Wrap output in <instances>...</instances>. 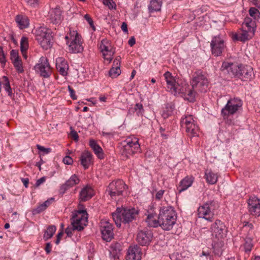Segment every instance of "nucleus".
I'll list each match as a JSON object with an SVG mask.
<instances>
[{
  "mask_svg": "<svg viewBox=\"0 0 260 260\" xmlns=\"http://www.w3.org/2000/svg\"><path fill=\"white\" fill-rule=\"evenodd\" d=\"M221 69L227 72L230 76L237 77L243 81L250 80L254 76L253 69L249 66L224 61L222 64Z\"/></svg>",
  "mask_w": 260,
  "mask_h": 260,
  "instance_id": "f03ea898",
  "label": "nucleus"
},
{
  "mask_svg": "<svg viewBox=\"0 0 260 260\" xmlns=\"http://www.w3.org/2000/svg\"><path fill=\"white\" fill-rule=\"evenodd\" d=\"M145 214L147 215L145 221L148 226L153 228H156L158 226H160L158 216H157L153 208L151 207L150 210H148Z\"/></svg>",
  "mask_w": 260,
  "mask_h": 260,
  "instance_id": "6ab92c4d",
  "label": "nucleus"
},
{
  "mask_svg": "<svg viewBox=\"0 0 260 260\" xmlns=\"http://www.w3.org/2000/svg\"><path fill=\"white\" fill-rule=\"evenodd\" d=\"M71 135L72 137L74 139V140H77L78 139V135L76 132L74 131H72Z\"/></svg>",
  "mask_w": 260,
  "mask_h": 260,
  "instance_id": "338daca9",
  "label": "nucleus"
},
{
  "mask_svg": "<svg viewBox=\"0 0 260 260\" xmlns=\"http://www.w3.org/2000/svg\"><path fill=\"white\" fill-rule=\"evenodd\" d=\"M74 230H75L74 229V227H73V228H70V227H68L65 230V233H66V234L67 235V236L68 237H71L72 236L73 231Z\"/></svg>",
  "mask_w": 260,
  "mask_h": 260,
  "instance_id": "5fc2aeb1",
  "label": "nucleus"
},
{
  "mask_svg": "<svg viewBox=\"0 0 260 260\" xmlns=\"http://www.w3.org/2000/svg\"><path fill=\"white\" fill-rule=\"evenodd\" d=\"M219 207L215 201H208L198 208V214L199 218H202L208 221L214 219V211Z\"/></svg>",
  "mask_w": 260,
  "mask_h": 260,
  "instance_id": "1a4fd4ad",
  "label": "nucleus"
},
{
  "mask_svg": "<svg viewBox=\"0 0 260 260\" xmlns=\"http://www.w3.org/2000/svg\"><path fill=\"white\" fill-rule=\"evenodd\" d=\"M164 77L167 83L168 91L175 95L180 93L183 94L187 96L186 98L190 102L194 101V93L190 90H186L187 84L180 83V80L178 79L176 80L169 72H166L164 74Z\"/></svg>",
  "mask_w": 260,
  "mask_h": 260,
  "instance_id": "f257e3e1",
  "label": "nucleus"
},
{
  "mask_svg": "<svg viewBox=\"0 0 260 260\" xmlns=\"http://www.w3.org/2000/svg\"><path fill=\"white\" fill-rule=\"evenodd\" d=\"M252 239L250 238H246L245 239L244 248L245 252H249L252 247Z\"/></svg>",
  "mask_w": 260,
  "mask_h": 260,
  "instance_id": "37998d69",
  "label": "nucleus"
},
{
  "mask_svg": "<svg viewBox=\"0 0 260 260\" xmlns=\"http://www.w3.org/2000/svg\"><path fill=\"white\" fill-rule=\"evenodd\" d=\"M39 1V0H25L28 5L32 7H36L38 5Z\"/></svg>",
  "mask_w": 260,
  "mask_h": 260,
  "instance_id": "6e6d98bb",
  "label": "nucleus"
},
{
  "mask_svg": "<svg viewBox=\"0 0 260 260\" xmlns=\"http://www.w3.org/2000/svg\"><path fill=\"white\" fill-rule=\"evenodd\" d=\"M37 148L39 150L44 152L45 153H48L50 152V148H46L40 145H37Z\"/></svg>",
  "mask_w": 260,
  "mask_h": 260,
  "instance_id": "09e8293b",
  "label": "nucleus"
},
{
  "mask_svg": "<svg viewBox=\"0 0 260 260\" xmlns=\"http://www.w3.org/2000/svg\"><path fill=\"white\" fill-rule=\"evenodd\" d=\"M21 181L25 187H27L29 183V179L28 178H22Z\"/></svg>",
  "mask_w": 260,
  "mask_h": 260,
  "instance_id": "0e129e2a",
  "label": "nucleus"
},
{
  "mask_svg": "<svg viewBox=\"0 0 260 260\" xmlns=\"http://www.w3.org/2000/svg\"><path fill=\"white\" fill-rule=\"evenodd\" d=\"M242 105V101L238 98H231L228 101L221 112L223 118L226 120V123L229 124L233 123L230 117L236 114L241 109Z\"/></svg>",
  "mask_w": 260,
  "mask_h": 260,
  "instance_id": "0eeeda50",
  "label": "nucleus"
},
{
  "mask_svg": "<svg viewBox=\"0 0 260 260\" xmlns=\"http://www.w3.org/2000/svg\"><path fill=\"white\" fill-rule=\"evenodd\" d=\"M53 201H54V198H51L45 201L43 204L45 206L46 208H47V207L51 204Z\"/></svg>",
  "mask_w": 260,
  "mask_h": 260,
  "instance_id": "4d7b16f0",
  "label": "nucleus"
},
{
  "mask_svg": "<svg viewBox=\"0 0 260 260\" xmlns=\"http://www.w3.org/2000/svg\"><path fill=\"white\" fill-rule=\"evenodd\" d=\"M68 89L72 99L73 100H76L77 96L75 94V92L74 90L70 86H68Z\"/></svg>",
  "mask_w": 260,
  "mask_h": 260,
  "instance_id": "8fccbe9b",
  "label": "nucleus"
},
{
  "mask_svg": "<svg viewBox=\"0 0 260 260\" xmlns=\"http://www.w3.org/2000/svg\"><path fill=\"white\" fill-rule=\"evenodd\" d=\"M45 181V177H42L41 178H40L39 179H38L36 183V186H40L42 183H43L44 181Z\"/></svg>",
  "mask_w": 260,
  "mask_h": 260,
  "instance_id": "bf43d9fd",
  "label": "nucleus"
},
{
  "mask_svg": "<svg viewBox=\"0 0 260 260\" xmlns=\"http://www.w3.org/2000/svg\"><path fill=\"white\" fill-rule=\"evenodd\" d=\"M99 48L104 59L107 60L108 63H110L115 52L111 42L107 39L102 40L100 44Z\"/></svg>",
  "mask_w": 260,
  "mask_h": 260,
  "instance_id": "4468645a",
  "label": "nucleus"
},
{
  "mask_svg": "<svg viewBox=\"0 0 260 260\" xmlns=\"http://www.w3.org/2000/svg\"><path fill=\"white\" fill-rule=\"evenodd\" d=\"M248 211L251 215L260 216V200L257 198H250L248 201Z\"/></svg>",
  "mask_w": 260,
  "mask_h": 260,
  "instance_id": "a211bd4d",
  "label": "nucleus"
},
{
  "mask_svg": "<svg viewBox=\"0 0 260 260\" xmlns=\"http://www.w3.org/2000/svg\"><path fill=\"white\" fill-rule=\"evenodd\" d=\"M148 9L149 12L150 13L159 11L161 9V4L158 1L152 0L150 2Z\"/></svg>",
  "mask_w": 260,
  "mask_h": 260,
  "instance_id": "c9c22d12",
  "label": "nucleus"
},
{
  "mask_svg": "<svg viewBox=\"0 0 260 260\" xmlns=\"http://www.w3.org/2000/svg\"><path fill=\"white\" fill-rule=\"evenodd\" d=\"M120 57L118 56L116 58L113 62V67L115 68H120Z\"/></svg>",
  "mask_w": 260,
  "mask_h": 260,
  "instance_id": "603ef678",
  "label": "nucleus"
},
{
  "mask_svg": "<svg viewBox=\"0 0 260 260\" xmlns=\"http://www.w3.org/2000/svg\"><path fill=\"white\" fill-rule=\"evenodd\" d=\"M121 73L120 68L112 67L109 72V76L112 78H114L119 76Z\"/></svg>",
  "mask_w": 260,
  "mask_h": 260,
  "instance_id": "ea45409f",
  "label": "nucleus"
},
{
  "mask_svg": "<svg viewBox=\"0 0 260 260\" xmlns=\"http://www.w3.org/2000/svg\"><path fill=\"white\" fill-rule=\"evenodd\" d=\"M253 5L256 7H260V0H249Z\"/></svg>",
  "mask_w": 260,
  "mask_h": 260,
  "instance_id": "052dcab7",
  "label": "nucleus"
},
{
  "mask_svg": "<svg viewBox=\"0 0 260 260\" xmlns=\"http://www.w3.org/2000/svg\"><path fill=\"white\" fill-rule=\"evenodd\" d=\"M93 194L92 188L87 186L81 190L80 193V199L81 201L85 202L91 198Z\"/></svg>",
  "mask_w": 260,
  "mask_h": 260,
  "instance_id": "c85d7f7f",
  "label": "nucleus"
},
{
  "mask_svg": "<svg viewBox=\"0 0 260 260\" xmlns=\"http://www.w3.org/2000/svg\"><path fill=\"white\" fill-rule=\"evenodd\" d=\"M205 177L207 182L211 184H215L218 180L217 174L213 172L211 170L206 171Z\"/></svg>",
  "mask_w": 260,
  "mask_h": 260,
  "instance_id": "2f4dec72",
  "label": "nucleus"
},
{
  "mask_svg": "<svg viewBox=\"0 0 260 260\" xmlns=\"http://www.w3.org/2000/svg\"><path fill=\"white\" fill-rule=\"evenodd\" d=\"M62 235H63V232H61L57 234V238H56V239L55 240V243L56 244H58L59 243L60 239L62 237Z\"/></svg>",
  "mask_w": 260,
  "mask_h": 260,
  "instance_id": "13d9d810",
  "label": "nucleus"
},
{
  "mask_svg": "<svg viewBox=\"0 0 260 260\" xmlns=\"http://www.w3.org/2000/svg\"><path fill=\"white\" fill-rule=\"evenodd\" d=\"M192 89L186 87V90H190L194 93V96L197 92H205L207 91L209 82L207 78L203 72L198 70L195 72L190 81Z\"/></svg>",
  "mask_w": 260,
  "mask_h": 260,
  "instance_id": "423d86ee",
  "label": "nucleus"
},
{
  "mask_svg": "<svg viewBox=\"0 0 260 260\" xmlns=\"http://www.w3.org/2000/svg\"><path fill=\"white\" fill-rule=\"evenodd\" d=\"M0 62L2 63H5L6 62L5 55L1 47H0Z\"/></svg>",
  "mask_w": 260,
  "mask_h": 260,
  "instance_id": "864d4df0",
  "label": "nucleus"
},
{
  "mask_svg": "<svg viewBox=\"0 0 260 260\" xmlns=\"http://www.w3.org/2000/svg\"><path fill=\"white\" fill-rule=\"evenodd\" d=\"M48 19L53 24H60L63 19L62 12L59 8L51 9L48 14Z\"/></svg>",
  "mask_w": 260,
  "mask_h": 260,
  "instance_id": "5701e85b",
  "label": "nucleus"
},
{
  "mask_svg": "<svg viewBox=\"0 0 260 260\" xmlns=\"http://www.w3.org/2000/svg\"><path fill=\"white\" fill-rule=\"evenodd\" d=\"M69 50L72 53H79L83 50L81 37L77 31L70 30L65 37Z\"/></svg>",
  "mask_w": 260,
  "mask_h": 260,
  "instance_id": "6e6552de",
  "label": "nucleus"
},
{
  "mask_svg": "<svg viewBox=\"0 0 260 260\" xmlns=\"http://www.w3.org/2000/svg\"><path fill=\"white\" fill-rule=\"evenodd\" d=\"M3 85L4 89L10 97H12L14 95V90L11 88L9 80L7 77H3Z\"/></svg>",
  "mask_w": 260,
  "mask_h": 260,
  "instance_id": "72a5a7b5",
  "label": "nucleus"
},
{
  "mask_svg": "<svg viewBox=\"0 0 260 260\" xmlns=\"http://www.w3.org/2000/svg\"><path fill=\"white\" fill-rule=\"evenodd\" d=\"M35 69L40 76L44 78H48L50 76L51 71L48 59L45 57H41L39 62L35 66Z\"/></svg>",
  "mask_w": 260,
  "mask_h": 260,
  "instance_id": "2eb2a0df",
  "label": "nucleus"
},
{
  "mask_svg": "<svg viewBox=\"0 0 260 260\" xmlns=\"http://www.w3.org/2000/svg\"><path fill=\"white\" fill-rule=\"evenodd\" d=\"M103 3L111 10L116 9V6L113 0H103Z\"/></svg>",
  "mask_w": 260,
  "mask_h": 260,
  "instance_id": "c03bdc74",
  "label": "nucleus"
},
{
  "mask_svg": "<svg viewBox=\"0 0 260 260\" xmlns=\"http://www.w3.org/2000/svg\"><path fill=\"white\" fill-rule=\"evenodd\" d=\"M210 232L213 237L219 239L226 236L228 229L222 221L217 219L211 224Z\"/></svg>",
  "mask_w": 260,
  "mask_h": 260,
  "instance_id": "ddd939ff",
  "label": "nucleus"
},
{
  "mask_svg": "<svg viewBox=\"0 0 260 260\" xmlns=\"http://www.w3.org/2000/svg\"><path fill=\"white\" fill-rule=\"evenodd\" d=\"M126 188L127 186L122 180H117L109 184L107 191L112 199H116V197L123 196Z\"/></svg>",
  "mask_w": 260,
  "mask_h": 260,
  "instance_id": "f8f14e48",
  "label": "nucleus"
},
{
  "mask_svg": "<svg viewBox=\"0 0 260 260\" xmlns=\"http://www.w3.org/2000/svg\"><path fill=\"white\" fill-rule=\"evenodd\" d=\"M28 48V39L25 37H22L20 41V50L22 55L25 59H27V50Z\"/></svg>",
  "mask_w": 260,
  "mask_h": 260,
  "instance_id": "473e14b6",
  "label": "nucleus"
},
{
  "mask_svg": "<svg viewBox=\"0 0 260 260\" xmlns=\"http://www.w3.org/2000/svg\"><path fill=\"white\" fill-rule=\"evenodd\" d=\"M242 27L243 29L248 30L254 35L256 27L255 21L250 17H247L244 19Z\"/></svg>",
  "mask_w": 260,
  "mask_h": 260,
  "instance_id": "bb28decb",
  "label": "nucleus"
},
{
  "mask_svg": "<svg viewBox=\"0 0 260 260\" xmlns=\"http://www.w3.org/2000/svg\"><path fill=\"white\" fill-rule=\"evenodd\" d=\"M133 112H136L138 116L142 115L144 110L143 109V105L141 103H137L135 105L134 109H132Z\"/></svg>",
  "mask_w": 260,
  "mask_h": 260,
  "instance_id": "58836bf2",
  "label": "nucleus"
},
{
  "mask_svg": "<svg viewBox=\"0 0 260 260\" xmlns=\"http://www.w3.org/2000/svg\"><path fill=\"white\" fill-rule=\"evenodd\" d=\"M152 236V232L150 231H141L138 233L137 240L141 245L146 246L150 243Z\"/></svg>",
  "mask_w": 260,
  "mask_h": 260,
  "instance_id": "412c9836",
  "label": "nucleus"
},
{
  "mask_svg": "<svg viewBox=\"0 0 260 260\" xmlns=\"http://www.w3.org/2000/svg\"><path fill=\"white\" fill-rule=\"evenodd\" d=\"M100 229L103 239L106 242L110 241L114 235L112 224L106 220H102Z\"/></svg>",
  "mask_w": 260,
  "mask_h": 260,
  "instance_id": "dca6fc26",
  "label": "nucleus"
},
{
  "mask_svg": "<svg viewBox=\"0 0 260 260\" xmlns=\"http://www.w3.org/2000/svg\"><path fill=\"white\" fill-rule=\"evenodd\" d=\"M51 246L50 243H48L46 244L45 250L47 253H50L51 251Z\"/></svg>",
  "mask_w": 260,
  "mask_h": 260,
  "instance_id": "e2e57ef3",
  "label": "nucleus"
},
{
  "mask_svg": "<svg viewBox=\"0 0 260 260\" xmlns=\"http://www.w3.org/2000/svg\"><path fill=\"white\" fill-rule=\"evenodd\" d=\"M194 121H195V120L193 119L192 115H185L184 117L181 118V124L182 127H186V126L189 125Z\"/></svg>",
  "mask_w": 260,
  "mask_h": 260,
  "instance_id": "4c0bfd02",
  "label": "nucleus"
},
{
  "mask_svg": "<svg viewBox=\"0 0 260 260\" xmlns=\"http://www.w3.org/2000/svg\"><path fill=\"white\" fill-rule=\"evenodd\" d=\"M80 179L76 175H72L60 187V191L63 193L70 188L79 183Z\"/></svg>",
  "mask_w": 260,
  "mask_h": 260,
  "instance_id": "393cba45",
  "label": "nucleus"
},
{
  "mask_svg": "<svg viewBox=\"0 0 260 260\" xmlns=\"http://www.w3.org/2000/svg\"><path fill=\"white\" fill-rule=\"evenodd\" d=\"M142 252L141 248L137 245L129 246L126 254V260H141Z\"/></svg>",
  "mask_w": 260,
  "mask_h": 260,
  "instance_id": "4be33fe9",
  "label": "nucleus"
},
{
  "mask_svg": "<svg viewBox=\"0 0 260 260\" xmlns=\"http://www.w3.org/2000/svg\"><path fill=\"white\" fill-rule=\"evenodd\" d=\"M11 59L13 61L15 60V59H20L19 56L18 55V53L14 50L11 51Z\"/></svg>",
  "mask_w": 260,
  "mask_h": 260,
  "instance_id": "3c124183",
  "label": "nucleus"
},
{
  "mask_svg": "<svg viewBox=\"0 0 260 260\" xmlns=\"http://www.w3.org/2000/svg\"><path fill=\"white\" fill-rule=\"evenodd\" d=\"M210 46L212 53L215 56L221 55L225 48L224 41L219 37H214L213 38L211 42Z\"/></svg>",
  "mask_w": 260,
  "mask_h": 260,
  "instance_id": "f3484780",
  "label": "nucleus"
},
{
  "mask_svg": "<svg viewBox=\"0 0 260 260\" xmlns=\"http://www.w3.org/2000/svg\"><path fill=\"white\" fill-rule=\"evenodd\" d=\"M164 192V190L160 189L159 190H158L155 194V199L157 200H160L161 199H162Z\"/></svg>",
  "mask_w": 260,
  "mask_h": 260,
  "instance_id": "de8ad7c7",
  "label": "nucleus"
},
{
  "mask_svg": "<svg viewBox=\"0 0 260 260\" xmlns=\"http://www.w3.org/2000/svg\"><path fill=\"white\" fill-rule=\"evenodd\" d=\"M87 221L88 217L86 211L80 210L74 213L72 218V225L74 230L81 231L86 226Z\"/></svg>",
  "mask_w": 260,
  "mask_h": 260,
  "instance_id": "9b49d317",
  "label": "nucleus"
},
{
  "mask_svg": "<svg viewBox=\"0 0 260 260\" xmlns=\"http://www.w3.org/2000/svg\"><path fill=\"white\" fill-rule=\"evenodd\" d=\"M107 100V96L104 95H101L99 97V100L101 102H106Z\"/></svg>",
  "mask_w": 260,
  "mask_h": 260,
  "instance_id": "774afa93",
  "label": "nucleus"
},
{
  "mask_svg": "<svg viewBox=\"0 0 260 260\" xmlns=\"http://www.w3.org/2000/svg\"><path fill=\"white\" fill-rule=\"evenodd\" d=\"M80 161L84 169H87L92 162V155L89 151H84L81 155Z\"/></svg>",
  "mask_w": 260,
  "mask_h": 260,
  "instance_id": "a878e982",
  "label": "nucleus"
},
{
  "mask_svg": "<svg viewBox=\"0 0 260 260\" xmlns=\"http://www.w3.org/2000/svg\"><path fill=\"white\" fill-rule=\"evenodd\" d=\"M139 214V210L134 208H117L112 214V218L117 227H120L122 222L128 223L135 220Z\"/></svg>",
  "mask_w": 260,
  "mask_h": 260,
  "instance_id": "20e7f679",
  "label": "nucleus"
},
{
  "mask_svg": "<svg viewBox=\"0 0 260 260\" xmlns=\"http://www.w3.org/2000/svg\"><path fill=\"white\" fill-rule=\"evenodd\" d=\"M36 39L44 49L50 48L52 36L50 30L44 27H40L35 31Z\"/></svg>",
  "mask_w": 260,
  "mask_h": 260,
  "instance_id": "9d476101",
  "label": "nucleus"
},
{
  "mask_svg": "<svg viewBox=\"0 0 260 260\" xmlns=\"http://www.w3.org/2000/svg\"><path fill=\"white\" fill-rule=\"evenodd\" d=\"M89 145L94 152L95 154L100 159H103L104 158L103 150L102 148L97 144L95 140H90Z\"/></svg>",
  "mask_w": 260,
  "mask_h": 260,
  "instance_id": "7c9ffc66",
  "label": "nucleus"
},
{
  "mask_svg": "<svg viewBox=\"0 0 260 260\" xmlns=\"http://www.w3.org/2000/svg\"><path fill=\"white\" fill-rule=\"evenodd\" d=\"M14 66L16 68V70L19 73H22L24 71L23 68L22 66V62L21 59H15L14 61H13Z\"/></svg>",
  "mask_w": 260,
  "mask_h": 260,
  "instance_id": "a19ab883",
  "label": "nucleus"
},
{
  "mask_svg": "<svg viewBox=\"0 0 260 260\" xmlns=\"http://www.w3.org/2000/svg\"><path fill=\"white\" fill-rule=\"evenodd\" d=\"M56 227L55 226L53 225H49L47 230L45 231L43 238L45 239V240H47L48 239L51 238L54 233L56 231Z\"/></svg>",
  "mask_w": 260,
  "mask_h": 260,
  "instance_id": "e433bc0d",
  "label": "nucleus"
},
{
  "mask_svg": "<svg viewBox=\"0 0 260 260\" xmlns=\"http://www.w3.org/2000/svg\"><path fill=\"white\" fill-rule=\"evenodd\" d=\"M136 43L135 39L134 37H132L128 40V45L130 46H133Z\"/></svg>",
  "mask_w": 260,
  "mask_h": 260,
  "instance_id": "69168bd1",
  "label": "nucleus"
},
{
  "mask_svg": "<svg viewBox=\"0 0 260 260\" xmlns=\"http://www.w3.org/2000/svg\"><path fill=\"white\" fill-rule=\"evenodd\" d=\"M193 182V178L192 176H187L183 179L180 182L177 187L178 191L179 193L186 190L188 188L191 186Z\"/></svg>",
  "mask_w": 260,
  "mask_h": 260,
  "instance_id": "cd10ccee",
  "label": "nucleus"
},
{
  "mask_svg": "<svg viewBox=\"0 0 260 260\" xmlns=\"http://www.w3.org/2000/svg\"><path fill=\"white\" fill-rule=\"evenodd\" d=\"M121 29L124 32H127V24L125 22H123L122 23V25L121 26Z\"/></svg>",
  "mask_w": 260,
  "mask_h": 260,
  "instance_id": "680f3d73",
  "label": "nucleus"
},
{
  "mask_svg": "<svg viewBox=\"0 0 260 260\" xmlns=\"http://www.w3.org/2000/svg\"><path fill=\"white\" fill-rule=\"evenodd\" d=\"M249 14L250 16L253 18V20H255L259 17L260 13L258 10L253 7L250 8L249 10Z\"/></svg>",
  "mask_w": 260,
  "mask_h": 260,
  "instance_id": "79ce46f5",
  "label": "nucleus"
},
{
  "mask_svg": "<svg viewBox=\"0 0 260 260\" xmlns=\"http://www.w3.org/2000/svg\"><path fill=\"white\" fill-rule=\"evenodd\" d=\"M139 152L140 145L138 139L134 136L127 137L120 143V152L123 159H127Z\"/></svg>",
  "mask_w": 260,
  "mask_h": 260,
  "instance_id": "39448f33",
  "label": "nucleus"
},
{
  "mask_svg": "<svg viewBox=\"0 0 260 260\" xmlns=\"http://www.w3.org/2000/svg\"><path fill=\"white\" fill-rule=\"evenodd\" d=\"M16 21L20 29H23L28 26V18L25 16L18 15L16 18Z\"/></svg>",
  "mask_w": 260,
  "mask_h": 260,
  "instance_id": "f704fd0d",
  "label": "nucleus"
},
{
  "mask_svg": "<svg viewBox=\"0 0 260 260\" xmlns=\"http://www.w3.org/2000/svg\"><path fill=\"white\" fill-rule=\"evenodd\" d=\"M254 35L252 34L251 31L246 30V29H243L242 27L237 32L233 34L232 39L234 40L245 42L251 39Z\"/></svg>",
  "mask_w": 260,
  "mask_h": 260,
  "instance_id": "aec40b11",
  "label": "nucleus"
},
{
  "mask_svg": "<svg viewBox=\"0 0 260 260\" xmlns=\"http://www.w3.org/2000/svg\"><path fill=\"white\" fill-rule=\"evenodd\" d=\"M185 127L187 135L190 137H195L198 135L199 128L198 126L197 125L196 121H194Z\"/></svg>",
  "mask_w": 260,
  "mask_h": 260,
  "instance_id": "c756f323",
  "label": "nucleus"
},
{
  "mask_svg": "<svg viewBox=\"0 0 260 260\" xmlns=\"http://www.w3.org/2000/svg\"><path fill=\"white\" fill-rule=\"evenodd\" d=\"M158 218L160 226L164 230L169 231L176 223L177 215L173 208L168 206L160 208Z\"/></svg>",
  "mask_w": 260,
  "mask_h": 260,
  "instance_id": "7ed1b4c3",
  "label": "nucleus"
},
{
  "mask_svg": "<svg viewBox=\"0 0 260 260\" xmlns=\"http://www.w3.org/2000/svg\"><path fill=\"white\" fill-rule=\"evenodd\" d=\"M45 206L44 205V204L42 203L39 205L36 209H34L32 211V213L34 214H38L41 213V212L43 211L46 209Z\"/></svg>",
  "mask_w": 260,
  "mask_h": 260,
  "instance_id": "a18cd8bd",
  "label": "nucleus"
},
{
  "mask_svg": "<svg viewBox=\"0 0 260 260\" xmlns=\"http://www.w3.org/2000/svg\"><path fill=\"white\" fill-rule=\"evenodd\" d=\"M63 162L66 165H70L73 164V160L70 156H66L63 158Z\"/></svg>",
  "mask_w": 260,
  "mask_h": 260,
  "instance_id": "49530a36",
  "label": "nucleus"
},
{
  "mask_svg": "<svg viewBox=\"0 0 260 260\" xmlns=\"http://www.w3.org/2000/svg\"><path fill=\"white\" fill-rule=\"evenodd\" d=\"M56 67L59 73L62 76L67 75L69 66L67 62L62 57H58L56 60Z\"/></svg>",
  "mask_w": 260,
  "mask_h": 260,
  "instance_id": "b1692460",
  "label": "nucleus"
}]
</instances>
